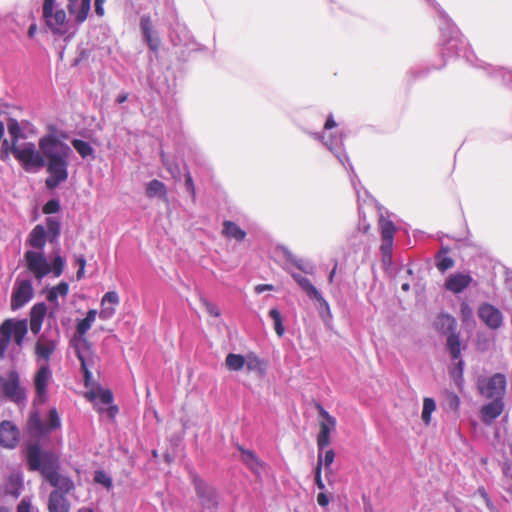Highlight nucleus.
Listing matches in <instances>:
<instances>
[{"label": "nucleus", "instance_id": "f257e3e1", "mask_svg": "<svg viewBox=\"0 0 512 512\" xmlns=\"http://www.w3.org/2000/svg\"><path fill=\"white\" fill-rule=\"evenodd\" d=\"M39 148L47 159V172L45 184L49 189L56 188L68 179V160L72 154L71 148L61 142L56 136L48 135L40 138Z\"/></svg>", "mask_w": 512, "mask_h": 512}, {"label": "nucleus", "instance_id": "f03ea898", "mask_svg": "<svg viewBox=\"0 0 512 512\" xmlns=\"http://www.w3.org/2000/svg\"><path fill=\"white\" fill-rule=\"evenodd\" d=\"M27 464L29 470L39 471L54 491L68 494L74 490L75 485L71 478L59 473L60 463L58 456L51 451H42L37 444L30 445L27 449Z\"/></svg>", "mask_w": 512, "mask_h": 512}, {"label": "nucleus", "instance_id": "7ed1b4c3", "mask_svg": "<svg viewBox=\"0 0 512 512\" xmlns=\"http://www.w3.org/2000/svg\"><path fill=\"white\" fill-rule=\"evenodd\" d=\"M97 316V310L90 309L85 318L80 320L76 326V335L71 341V345L74 348L75 354L80 361L81 371L84 375L85 385L89 384L91 379L90 369L94 367L96 355L92 348V344L86 338V333L90 330L92 324L95 322Z\"/></svg>", "mask_w": 512, "mask_h": 512}, {"label": "nucleus", "instance_id": "20e7f679", "mask_svg": "<svg viewBox=\"0 0 512 512\" xmlns=\"http://www.w3.org/2000/svg\"><path fill=\"white\" fill-rule=\"evenodd\" d=\"M316 408L319 416L322 418V420L319 421L317 447L319 454H321L322 466L324 465L327 470L331 471L330 466L334 462L335 452L329 449L325 452V455L322 456L321 451L331 443L330 434L336 429L337 421L335 417L330 415L320 404H317Z\"/></svg>", "mask_w": 512, "mask_h": 512}, {"label": "nucleus", "instance_id": "39448f33", "mask_svg": "<svg viewBox=\"0 0 512 512\" xmlns=\"http://www.w3.org/2000/svg\"><path fill=\"white\" fill-rule=\"evenodd\" d=\"M28 332L27 320L6 319L0 325V358H2L13 337L15 343L21 346Z\"/></svg>", "mask_w": 512, "mask_h": 512}, {"label": "nucleus", "instance_id": "423d86ee", "mask_svg": "<svg viewBox=\"0 0 512 512\" xmlns=\"http://www.w3.org/2000/svg\"><path fill=\"white\" fill-rule=\"evenodd\" d=\"M14 157L25 171H30L32 168H41L45 165L43 154L41 155L36 151L32 142L18 145V148L14 151Z\"/></svg>", "mask_w": 512, "mask_h": 512}, {"label": "nucleus", "instance_id": "0eeeda50", "mask_svg": "<svg viewBox=\"0 0 512 512\" xmlns=\"http://www.w3.org/2000/svg\"><path fill=\"white\" fill-rule=\"evenodd\" d=\"M43 17L54 33L62 35L68 31L66 13L63 9H56L55 0H44Z\"/></svg>", "mask_w": 512, "mask_h": 512}, {"label": "nucleus", "instance_id": "6e6552de", "mask_svg": "<svg viewBox=\"0 0 512 512\" xmlns=\"http://www.w3.org/2000/svg\"><path fill=\"white\" fill-rule=\"evenodd\" d=\"M478 388L484 397L500 399L505 392L506 378L503 374L496 373L489 378L479 380Z\"/></svg>", "mask_w": 512, "mask_h": 512}, {"label": "nucleus", "instance_id": "1a4fd4ad", "mask_svg": "<svg viewBox=\"0 0 512 512\" xmlns=\"http://www.w3.org/2000/svg\"><path fill=\"white\" fill-rule=\"evenodd\" d=\"M0 389L6 398L15 403H22L26 400V394L24 389L20 387L17 372H11L7 379L0 377Z\"/></svg>", "mask_w": 512, "mask_h": 512}, {"label": "nucleus", "instance_id": "9d476101", "mask_svg": "<svg viewBox=\"0 0 512 512\" xmlns=\"http://www.w3.org/2000/svg\"><path fill=\"white\" fill-rule=\"evenodd\" d=\"M378 225L382 239L380 251L384 258H390L392 254V247L394 242V236L396 233V227L394 223L383 214H381L379 217Z\"/></svg>", "mask_w": 512, "mask_h": 512}, {"label": "nucleus", "instance_id": "9b49d317", "mask_svg": "<svg viewBox=\"0 0 512 512\" xmlns=\"http://www.w3.org/2000/svg\"><path fill=\"white\" fill-rule=\"evenodd\" d=\"M24 258L27 269L36 279L41 280L51 272V266L42 253L29 250L26 251Z\"/></svg>", "mask_w": 512, "mask_h": 512}, {"label": "nucleus", "instance_id": "f8f14e48", "mask_svg": "<svg viewBox=\"0 0 512 512\" xmlns=\"http://www.w3.org/2000/svg\"><path fill=\"white\" fill-rule=\"evenodd\" d=\"M33 297V287L30 280H17L11 295V309L18 310Z\"/></svg>", "mask_w": 512, "mask_h": 512}, {"label": "nucleus", "instance_id": "ddd939ff", "mask_svg": "<svg viewBox=\"0 0 512 512\" xmlns=\"http://www.w3.org/2000/svg\"><path fill=\"white\" fill-rule=\"evenodd\" d=\"M194 486L201 504L206 508H216L218 505L216 490L207 485L203 480L194 478Z\"/></svg>", "mask_w": 512, "mask_h": 512}, {"label": "nucleus", "instance_id": "4468645a", "mask_svg": "<svg viewBox=\"0 0 512 512\" xmlns=\"http://www.w3.org/2000/svg\"><path fill=\"white\" fill-rule=\"evenodd\" d=\"M479 318L491 329H497L502 324V314L494 306L484 303L478 310Z\"/></svg>", "mask_w": 512, "mask_h": 512}, {"label": "nucleus", "instance_id": "2eb2a0df", "mask_svg": "<svg viewBox=\"0 0 512 512\" xmlns=\"http://www.w3.org/2000/svg\"><path fill=\"white\" fill-rule=\"evenodd\" d=\"M472 281L469 273H453L446 279L445 288L454 294H459L469 287Z\"/></svg>", "mask_w": 512, "mask_h": 512}, {"label": "nucleus", "instance_id": "dca6fc26", "mask_svg": "<svg viewBox=\"0 0 512 512\" xmlns=\"http://www.w3.org/2000/svg\"><path fill=\"white\" fill-rule=\"evenodd\" d=\"M19 440V431L10 421H3L0 424V444L7 448H13Z\"/></svg>", "mask_w": 512, "mask_h": 512}, {"label": "nucleus", "instance_id": "f3484780", "mask_svg": "<svg viewBox=\"0 0 512 512\" xmlns=\"http://www.w3.org/2000/svg\"><path fill=\"white\" fill-rule=\"evenodd\" d=\"M51 379V371L48 365L40 367L34 377V386L40 402H44L47 394L48 382Z\"/></svg>", "mask_w": 512, "mask_h": 512}, {"label": "nucleus", "instance_id": "a211bd4d", "mask_svg": "<svg viewBox=\"0 0 512 512\" xmlns=\"http://www.w3.org/2000/svg\"><path fill=\"white\" fill-rule=\"evenodd\" d=\"M68 11L77 23H83L89 14L91 0H67Z\"/></svg>", "mask_w": 512, "mask_h": 512}, {"label": "nucleus", "instance_id": "6ab92c4d", "mask_svg": "<svg viewBox=\"0 0 512 512\" xmlns=\"http://www.w3.org/2000/svg\"><path fill=\"white\" fill-rule=\"evenodd\" d=\"M120 298L117 292L109 291L104 294L101 300V309L99 317L103 320L110 319L116 312V306L119 304Z\"/></svg>", "mask_w": 512, "mask_h": 512}, {"label": "nucleus", "instance_id": "aec40b11", "mask_svg": "<svg viewBox=\"0 0 512 512\" xmlns=\"http://www.w3.org/2000/svg\"><path fill=\"white\" fill-rule=\"evenodd\" d=\"M47 314V306L45 303H37L30 310V330L37 335L42 327L43 320Z\"/></svg>", "mask_w": 512, "mask_h": 512}, {"label": "nucleus", "instance_id": "412c9836", "mask_svg": "<svg viewBox=\"0 0 512 512\" xmlns=\"http://www.w3.org/2000/svg\"><path fill=\"white\" fill-rule=\"evenodd\" d=\"M49 512H70V503L66 494L60 491H52L48 499Z\"/></svg>", "mask_w": 512, "mask_h": 512}, {"label": "nucleus", "instance_id": "4be33fe9", "mask_svg": "<svg viewBox=\"0 0 512 512\" xmlns=\"http://www.w3.org/2000/svg\"><path fill=\"white\" fill-rule=\"evenodd\" d=\"M504 404L501 399H494L490 403L484 405L481 409L482 421L490 424L494 419L503 412Z\"/></svg>", "mask_w": 512, "mask_h": 512}, {"label": "nucleus", "instance_id": "5701e85b", "mask_svg": "<svg viewBox=\"0 0 512 512\" xmlns=\"http://www.w3.org/2000/svg\"><path fill=\"white\" fill-rule=\"evenodd\" d=\"M48 239L45 227L36 225L29 234L28 244L35 249H42Z\"/></svg>", "mask_w": 512, "mask_h": 512}, {"label": "nucleus", "instance_id": "b1692460", "mask_svg": "<svg viewBox=\"0 0 512 512\" xmlns=\"http://www.w3.org/2000/svg\"><path fill=\"white\" fill-rule=\"evenodd\" d=\"M222 226V235L227 239L243 241L247 235L246 232L233 221L225 220Z\"/></svg>", "mask_w": 512, "mask_h": 512}, {"label": "nucleus", "instance_id": "393cba45", "mask_svg": "<svg viewBox=\"0 0 512 512\" xmlns=\"http://www.w3.org/2000/svg\"><path fill=\"white\" fill-rule=\"evenodd\" d=\"M57 343L54 340H38L35 344V354L39 358L48 361L56 350Z\"/></svg>", "mask_w": 512, "mask_h": 512}, {"label": "nucleus", "instance_id": "a878e982", "mask_svg": "<svg viewBox=\"0 0 512 512\" xmlns=\"http://www.w3.org/2000/svg\"><path fill=\"white\" fill-rule=\"evenodd\" d=\"M241 451V460L243 463L253 472V473H259L260 470L263 468V465L259 458L256 456V454L251 450H245L244 448L240 447Z\"/></svg>", "mask_w": 512, "mask_h": 512}, {"label": "nucleus", "instance_id": "bb28decb", "mask_svg": "<svg viewBox=\"0 0 512 512\" xmlns=\"http://www.w3.org/2000/svg\"><path fill=\"white\" fill-rule=\"evenodd\" d=\"M248 372L256 373L263 376L266 371V365L255 353H248L246 355L245 366Z\"/></svg>", "mask_w": 512, "mask_h": 512}, {"label": "nucleus", "instance_id": "cd10ccee", "mask_svg": "<svg viewBox=\"0 0 512 512\" xmlns=\"http://www.w3.org/2000/svg\"><path fill=\"white\" fill-rule=\"evenodd\" d=\"M436 328L442 333H457V323L454 317L448 314H441L438 316L437 321L435 323Z\"/></svg>", "mask_w": 512, "mask_h": 512}, {"label": "nucleus", "instance_id": "c85d7f7f", "mask_svg": "<svg viewBox=\"0 0 512 512\" xmlns=\"http://www.w3.org/2000/svg\"><path fill=\"white\" fill-rule=\"evenodd\" d=\"M448 252L449 249L447 247H443L436 255V267L442 273L453 268L455 265L454 259L447 255Z\"/></svg>", "mask_w": 512, "mask_h": 512}, {"label": "nucleus", "instance_id": "c756f323", "mask_svg": "<svg viewBox=\"0 0 512 512\" xmlns=\"http://www.w3.org/2000/svg\"><path fill=\"white\" fill-rule=\"evenodd\" d=\"M146 195L149 198L158 196L160 198L166 199L167 189L165 184L157 179L150 181L146 186Z\"/></svg>", "mask_w": 512, "mask_h": 512}, {"label": "nucleus", "instance_id": "7c9ffc66", "mask_svg": "<svg viewBox=\"0 0 512 512\" xmlns=\"http://www.w3.org/2000/svg\"><path fill=\"white\" fill-rule=\"evenodd\" d=\"M246 363V355L229 353L225 358V366L229 371H240Z\"/></svg>", "mask_w": 512, "mask_h": 512}, {"label": "nucleus", "instance_id": "2f4dec72", "mask_svg": "<svg viewBox=\"0 0 512 512\" xmlns=\"http://www.w3.org/2000/svg\"><path fill=\"white\" fill-rule=\"evenodd\" d=\"M292 278L295 282L305 291L309 298L312 296H318V289L312 284V282L298 273H293Z\"/></svg>", "mask_w": 512, "mask_h": 512}, {"label": "nucleus", "instance_id": "473e14b6", "mask_svg": "<svg viewBox=\"0 0 512 512\" xmlns=\"http://www.w3.org/2000/svg\"><path fill=\"white\" fill-rule=\"evenodd\" d=\"M447 349L453 360H459L461 357V342L458 333H452L447 338Z\"/></svg>", "mask_w": 512, "mask_h": 512}, {"label": "nucleus", "instance_id": "72a5a7b5", "mask_svg": "<svg viewBox=\"0 0 512 512\" xmlns=\"http://www.w3.org/2000/svg\"><path fill=\"white\" fill-rule=\"evenodd\" d=\"M46 227H47L46 233H47L49 242L50 243L55 242L60 235V230H61L60 222L55 218L49 217L46 219Z\"/></svg>", "mask_w": 512, "mask_h": 512}, {"label": "nucleus", "instance_id": "f704fd0d", "mask_svg": "<svg viewBox=\"0 0 512 512\" xmlns=\"http://www.w3.org/2000/svg\"><path fill=\"white\" fill-rule=\"evenodd\" d=\"M68 291L69 285L66 282H60L49 290L47 294V300L49 302H56L58 296L65 297L68 294Z\"/></svg>", "mask_w": 512, "mask_h": 512}, {"label": "nucleus", "instance_id": "c9c22d12", "mask_svg": "<svg viewBox=\"0 0 512 512\" xmlns=\"http://www.w3.org/2000/svg\"><path fill=\"white\" fill-rule=\"evenodd\" d=\"M436 410V403L434 399L425 397L423 399V409H422V420L425 425H429L431 422V414Z\"/></svg>", "mask_w": 512, "mask_h": 512}, {"label": "nucleus", "instance_id": "e433bc0d", "mask_svg": "<svg viewBox=\"0 0 512 512\" xmlns=\"http://www.w3.org/2000/svg\"><path fill=\"white\" fill-rule=\"evenodd\" d=\"M8 133L10 135V141L14 142V144H18L19 140L24 137L22 129L15 119H10L7 124Z\"/></svg>", "mask_w": 512, "mask_h": 512}, {"label": "nucleus", "instance_id": "4c0bfd02", "mask_svg": "<svg viewBox=\"0 0 512 512\" xmlns=\"http://www.w3.org/2000/svg\"><path fill=\"white\" fill-rule=\"evenodd\" d=\"M71 143L74 149L80 154L82 158L93 155L94 150L88 142L81 139H74Z\"/></svg>", "mask_w": 512, "mask_h": 512}, {"label": "nucleus", "instance_id": "58836bf2", "mask_svg": "<svg viewBox=\"0 0 512 512\" xmlns=\"http://www.w3.org/2000/svg\"><path fill=\"white\" fill-rule=\"evenodd\" d=\"M269 316L274 322V330L279 337H282L285 332L283 319L280 311L277 308H272L269 311Z\"/></svg>", "mask_w": 512, "mask_h": 512}, {"label": "nucleus", "instance_id": "ea45409f", "mask_svg": "<svg viewBox=\"0 0 512 512\" xmlns=\"http://www.w3.org/2000/svg\"><path fill=\"white\" fill-rule=\"evenodd\" d=\"M455 35H452L450 39H448L445 43V49L448 52H454L456 54L461 50V46L464 44V41L458 37L457 31L453 32Z\"/></svg>", "mask_w": 512, "mask_h": 512}, {"label": "nucleus", "instance_id": "a19ab883", "mask_svg": "<svg viewBox=\"0 0 512 512\" xmlns=\"http://www.w3.org/2000/svg\"><path fill=\"white\" fill-rule=\"evenodd\" d=\"M17 148L18 144H14V142L8 141L7 139L3 140L0 150V159L2 161H7L10 154L14 156V151Z\"/></svg>", "mask_w": 512, "mask_h": 512}, {"label": "nucleus", "instance_id": "79ce46f5", "mask_svg": "<svg viewBox=\"0 0 512 512\" xmlns=\"http://www.w3.org/2000/svg\"><path fill=\"white\" fill-rule=\"evenodd\" d=\"M94 481L98 484L103 485L107 489H111L113 486L111 477L101 470L95 472Z\"/></svg>", "mask_w": 512, "mask_h": 512}, {"label": "nucleus", "instance_id": "37998d69", "mask_svg": "<svg viewBox=\"0 0 512 512\" xmlns=\"http://www.w3.org/2000/svg\"><path fill=\"white\" fill-rule=\"evenodd\" d=\"M315 484L320 490L325 489V484L322 480V461L321 454H318L317 465L315 467Z\"/></svg>", "mask_w": 512, "mask_h": 512}, {"label": "nucleus", "instance_id": "c03bdc74", "mask_svg": "<svg viewBox=\"0 0 512 512\" xmlns=\"http://www.w3.org/2000/svg\"><path fill=\"white\" fill-rule=\"evenodd\" d=\"M59 210L60 203L56 199H51L47 201L42 208V212L47 215L57 213Z\"/></svg>", "mask_w": 512, "mask_h": 512}, {"label": "nucleus", "instance_id": "a18cd8bd", "mask_svg": "<svg viewBox=\"0 0 512 512\" xmlns=\"http://www.w3.org/2000/svg\"><path fill=\"white\" fill-rule=\"evenodd\" d=\"M140 27H141L144 37H149V35H152L153 25H152L151 18L149 16L144 15L141 17Z\"/></svg>", "mask_w": 512, "mask_h": 512}, {"label": "nucleus", "instance_id": "49530a36", "mask_svg": "<svg viewBox=\"0 0 512 512\" xmlns=\"http://www.w3.org/2000/svg\"><path fill=\"white\" fill-rule=\"evenodd\" d=\"M201 303L202 305L205 307L207 313L210 315V316H213V317H220L221 315V312H220V309L218 308V306L214 303H211L210 301H208L206 298H202L201 299Z\"/></svg>", "mask_w": 512, "mask_h": 512}, {"label": "nucleus", "instance_id": "de8ad7c7", "mask_svg": "<svg viewBox=\"0 0 512 512\" xmlns=\"http://www.w3.org/2000/svg\"><path fill=\"white\" fill-rule=\"evenodd\" d=\"M63 269H64V260L61 256L58 255L53 259L51 271L53 272L55 277H59L62 274Z\"/></svg>", "mask_w": 512, "mask_h": 512}, {"label": "nucleus", "instance_id": "09e8293b", "mask_svg": "<svg viewBox=\"0 0 512 512\" xmlns=\"http://www.w3.org/2000/svg\"><path fill=\"white\" fill-rule=\"evenodd\" d=\"M446 401L451 410L458 411L460 406V399L457 394L454 392H447Z\"/></svg>", "mask_w": 512, "mask_h": 512}, {"label": "nucleus", "instance_id": "8fccbe9b", "mask_svg": "<svg viewBox=\"0 0 512 512\" xmlns=\"http://www.w3.org/2000/svg\"><path fill=\"white\" fill-rule=\"evenodd\" d=\"M48 430L56 429L60 426V419L58 416V412L55 408L49 411V422L47 424Z\"/></svg>", "mask_w": 512, "mask_h": 512}, {"label": "nucleus", "instance_id": "3c124183", "mask_svg": "<svg viewBox=\"0 0 512 512\" xmlns=\"http://www.w3.org/2000/svg\"><path fill=\"white\" fill-rule=\"evenodd\" d=\"M310 299L315 300L319 304L320 313H327L330 315V307L328 302L322 297L320 292L318 291V296H312Z\"/></svg>", "mask_w": 512, "mask_h": 512}, {"label": "nucleus", "instance_id": "603ef678", "mask_svg": "<svg viewBox=\"0 0 512 512\" xmlns=\"http://www.w3.org/2000/svg\"><path fill=\"white\" fill-rule=\"evenodd\" d=\"M185 186H186L187 190L189 191V193L191 194L193 200H195V198H196L195 185H194L193 178L189 172L186 173V175H185Z\"/></svg>", "mask_w": 512, "mask_h": 512}, {"label": "nucleus", "instance_id": "864d4df0", "mask_svg": "<svg viewBox=\"0 0 512 512\" xmlns=\"http://www.w3.org/2000/svg\"><path fill=\"white\" fill-rule=\"evenodd\" d=\"M99 399L103 404H110L113 401V393L108 389L102 390L99 393Z\"/></svg>", "mask_w": 512, "mask_h": 512}, {"label": "nucleus", "instance_id": "5fc2aeb1", "mask_svg": "<svg viewBox=\"0 0 512 512\" xmlns=\"http://www.w3.org/2000/svg\"><path fill=\"white\" fill-rule=\"evenodd\" d=\"M461 315H462L463 321H468L472 317V315H473L472 308L467 303L461 304Z\"/></svg>", "mask_w": 512, "mask_h": 512}, {"label": "nucleus", "instance_id": "6e6d98bb", "mask_svg": "<svg viewBox=\"0 0 512 512\" xmlns=\"http://www.w3.org/2000/svg\"><path fill=\"white\" fill-rule=\"evenodd\" d=\"M464 362L459 358L455 368L450 372L452 377H461L463 374Z\"/></svg>", "mask_w": 512, "mask_h": 512}, {"label": "nucleus", "instance_id": "4d7b16f0", "mask_svg": "<svg viewBox=\"0 0 512 512\" xmlns=\"http://www.w3.org/2000/svg\"><path fill=\"white\" fill-rule=\"evenodd\" d=\"M17 512H31L30 502L25 499H22L17 506Z\"/></svg>", "mask_w": 512, "mask_h": 512}, {"label": "nucleus", "instance_id": "13d9d810", "mask_svg": "<svg viewBox=\"0 0 512 512\" xmlns=\"http://www.w3.org/2000/svg\"><path fill=\"white\" fill-rule=\"evenodd\" d=\"M104 3L105 0H95V12L98 16L102 17L104 15Z\"/></svg>", "mask_w": 512, "mask_h": 512}, {"label": "nucleus", "instance_id": "bf43d9fd", "mask_svg": "<svg viewBox=\"0 0 512 512\" xmlns=\"http://www.w3.org/2000/svg\"><path fill=\"white\" fill-rule=\"evenodd\" d=\"M329 498L328 496L324 493V492H320L318 495H317V503L321 506V507H326L328 504H329Z\"/></svg>", "mask_w": 512, "mask_h": 512}, {"label": "nucleus", "instance_id": "052dcab7", "mask_svg": "<svg viewBox=\"0 0 512 512\" xmlns=\"http://www.w3.org/2000/svg\"><path fill=\"white\" fill-rule=\"evenodd\" d=\"M144 38L152 50H156L158 48L159 41L157 38H154L152 35H149V37H144Z\"/></svg>", "mask_w": 512, "mask_h": 512}, {"label": "nucleus", "instance_id": "680f3d73", "mask_svg": "<svg viewBox=\"0 0 512 512\" xmlns=\"http://www.w3.org/2000/svg\"><path fill=\"white\" fill-rule=\"evenodd\" d=\"M268 290L269 291L274 290V286L271 284H259L255 287V291L258 294L263 293L264 291H268Z\"/></svg>", "mask_w": 512, "mask_h": 512}, {"label": "nucleus", "instance_id": "e2e57ef3", "mask_svg": "<svg viewBox=\"0 0 512 512\" xmlns=\"http://www.w3.org/2000/svg\"><path fill=\"white\" fill-rule=\"evenodd\" d=\"M336 125H337V124H336V122H335V120H334L333 116H332V115H329V116H328V118H327V120H326V122H325V124H324V129H326V130H330V129H332V128L336 127Z\"/></svg>", "mask_w": 512, "mask_h": 512}, {"label": "nucleus", "instance_id": "0e129e2a", "mask_svg": "<svg viewBox=\"0 0 512 512\" xmlns=\"http://www.w3.org/2000/svg\"><path fill=\"white\" fill-rule=\"evenodd\" d=\"M29 424L31 426H35L36 428H40L41 426V420L39 418V416L36 414L34 416H32L29 420Z\"/></svg>", "mask_w": 512, "mask_h": 512}, {"label": "nucleus", "instance_id": "69168bd1", "mask_svg": "<svg viewBox=\"0 0 512 512\" xmlns=\"http://www.w3.org/2000/svg\"><path fill=\"white\" fill-rule=\"evenodd\" d=\"M283 254L286 260L293 263L297 258L286 248L283 249Z\"/></svg>", "mask_w": 512, "mask_h": 512}, {"label": "nucleus", "instance_id": "338daca9", "mask_svg": "<svg viewBox=\"0 0 512 512\" xmlns=\"http://www.w3.org/2000/svg\"><path fill=\"white\" fill-rule=\"evenodd\" d=\"M77 264L79 265V268L85 269L86 266V259L83 255L79 256L76 259Z\"/></svg>", "mask_w": 512, "mask_h": 512}, {"label": "nucleus", "instance_id": "774afa93", "mask_svg": "<svg viewBox=\"0 0 512 512\" xmlns=\"http://www.w3.org/2000/svg\"><path fill=\"white\" fill-rule=\"evenodd\" d=\"M118 413V407L117 406H110L108 408V414L111 418H114L116 414Z\"/></svg>", "mask_w": 512, "mask_h": 512}]
</instances>
